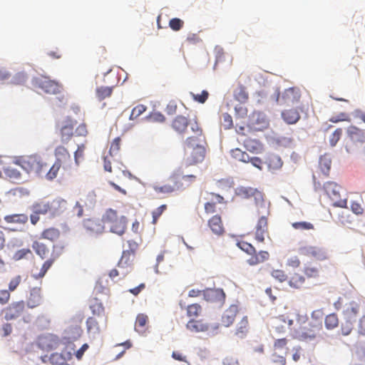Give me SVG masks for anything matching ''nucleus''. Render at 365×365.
Returning a JSON list of instances; mask_svg holds the SVG:
<instances>
[{"label": "nucleus", "instance_id": "0eeeda50", "mask_svg": "<svg viewBox=\"0 0 365 365\" xmlns=\"http://www.w3.org/2000/svg\"><path fill=\"white\" fill-rule=\"evenodd\" d=\"M324 190L326 195L329 197L331 202V205L338 207H346V199L341 197L340 190L341 186L334 182L329 181L324 184Z\"/></svg>", "mask_w": 365, "mask_h": 365}, {"label": "nucleus", "instance_id": "72a5a7b5", "mask_svg": "<svg viewBox=\"0 0 365 365\" xmlns=\"http://www.w3.org/2000/svg\"><path fill=\"white\" fill-rule=\"evenodd\" d=\"M283 120L289 125L297 123L300 119V113L297 108H289L282 112Z\"/></svg>", "mask_w": 365, "mask_h": 365}, {"label": "nucleus", "instance_id": "f3484780", "mask_svg": "<svg viewBox=\"0 0 365 365\" xmlns=\"http://www.w3.org/2000/svg\"><path fill=\"white\" fill-rule=\"evenodd\" d=\"M85 230L91 235H98L104 232L105 222L102 219L88 218L83 221Z\"/></svg>", "mask_w": 365, "mask_h": 365}, {"label": "nucleus", "instance_id": "393cba45", "mask_svg": "<svg viewBox=\"0 0 365 365\" xmlns=\"http://www.w3.org/2000/svg\"><path fill=\"white\" fill-rule=\"evenodd\" d=\"M87 331L93 335L99 334L107 327L103 326V321L96 317H90L86 320Z\"/></svg>", "mask_w": 365, "mask_h": 365}, {"label": "nucleus", "instance_id": "2eb2a0df", "mask_svg": "<svg viewBox=\"0 0 365 365\" xmlns=\"http://www.w3.org/2000/svg\"><path fill=\"white\" fill-rule=\"evenodd\" d=\"M301 98L298 88L291 87L278 93L277 101L280 105L291 106L297 103Z\"/></svg>", "mask_w": 365, "mask_h": 365}, {"label": "nucleus", "instance_id": "4d7b16f0", "mask_svg": "<svg viewBox=\"0 0 365 365\" xmlns=\"http://www.w3.org/2000/svg\"><path fill=\"white\" fill-rule=\"evenodd\" d=\"M271 276L279 282H284L287 281L288 276L285 272L282 269H273L271 272Z\"/></svg>", "mask_w": 365, "mask_h": 365}, {"label": "nucleus", "instance_id": "49530a36", "mask_svg": "<svg viewBox=\"0 0 365 365\" xmlns=\"http://www.w3.org/2000/svg\"><path fill=\"white\" fill-rule=\"evenodd\" d=\"M115 85L108 86H99L96 89V96L98 101H101L111 96Z\"/></svg>", "mask_w": 365, "mask_h": 365}, {"label": "nucleus", "instance_id": "4c0bfd02", "mask_svg": "<svg viewBox=\"0 0 365 365\" xmlns=\"http://www.w3.org/2000/svg\"><path fill=\"white\" fill-rule=\"evenodd\" d=\"M243 145L249 152L252 153L259 154L264 150L262 143L256 139L247 138L243 141Z\"/></svg>", "mask_w": 365, "mask_h": 365}, {"label": "nucleus", "instance_id": "09e8293b", "mask_svg": "<svg viewBox=\"0 0 365 365\" xmlns=\"http://www.w3.org/2000/svg\"><path fill=\"white\" fill-rule=\"evenodd\" d=\"M231 156L236 160L241 161L245 163H248L250 160V155L240 148H234L230 150Z\"/></svg>", "mask_w": 365, "mask_h": 365}, {"label": "nucleus", "instance_id": "f257e3e1", "mask_svg": "<svg viewBox=\"0 0 365 365\" xmlns=\"http://www.w3.org/2000/svg\"><path fill=\"white\" fill-rule=\"evenodd\" d=\"M324 315L321 309L312 312L310 318L307 314L294 312L296 327L292 329V338L304 343L319 342L322 339Z\"/></svg>", "mask_w": 365, "mask_h": 365}, {"label": "nucleus", "instance_id": "cd10ccee", "mask_svg": "<svg viewBox=\"0 0 365 365\" xmlns=\"http://www.w3.org/2000/svg\"><path fill=\"white\" fill-rule=\"evenodd\" d=\"M15 165H16L12 162V164L4 167L3 168V171L6 178L10 181L15 183H19L23 180L22 174L20 170L15 167Z\"/></svg>", "mask_w": 365, "mask_h": 365}, {"label": "nucleus", "instance_id": "338daca9", "mask_svg": "<svg viewBox=\"0 0 365 365\" xmlns=\"http://www.w3.org/2000/svg\"><path fill=\"white\" fill-rule=\"evenodd\" d=\"M235 117L237 118H245L247 115V108L242 106L238 105L235 107Z\"/></svg>", "mask_w": 365, "mask_h": 365}, {"label": "nucleus", "instance_id": "20e7f679", "mask_svg": "<svg viewBox=\"0 0 365 365\" xmlns=\"http://www.w3.org/2000/svg\"><path fill=\"white\" fill-rule=\"evenodd\" d=\"M67 209V202L61 198H56L52 200L41 199L35 202L31 207V211L41 215H58Z\"/></svg>", "mask_w": 365, "mask_h": 365}, {"label": "nucleus", "instance_id": "f704fd0d", "mask_svg": "<svg viewBox=\"0 0 365 365\" xmlns=\"http://www.w3.org/2000/svg\"><path fill=\"white\" fill-rule=\"evenodd\" d=\"M302 272L306 279H317L320 276L319 268L312 262L304 264Z\"/></svg>", "mask_w": 365, "mask_h": 365}, {"label": "nucleus", "instance_id": "8fccbe9b", "mask_svg": "<svg viewBox=\"0 0 365 365\" xmlns=\"http://www.w3.org/2000/svg\"><path fill=\"white\" fill-rule=\"evenodd\" d=\"M331 161L327 156H322L319 159V170L324 177H327L331 168Z\"/></svg>", "mask_w": 365, "mask_h": 365}, {"label": "nucleus", "instance_id": "de8ad7c7", "mask_svg": "<svg viewBox=\"0 0 365 365\" xmlns=\"http://www.w3.org/2000/svg\"><path fill=\"white\" fill-rule=\"evenodd\" d=\"M339 318L335 313L327 315L324 318L325 327L328 330H332L339 326Z\"/></svg>", "mask_w": 365, "mask_h": 365}, {"label": "nucleus", "instance_id": "58836bf2", "mask_svg": "<svg viewBox=\"0 0 365 365\" xmlns=\"http://www.w3.org/2000/svg\"><path fill=\"white\" fill-rule=\"evenodd\" d=\"M4 221L8 224L25 225L29 220V216L25 213L11 214L4 216Z\"/></svg>", "mask_w": 365, "mask_h": 365}, {"label": "nucleus", "instance_id": "a18cd8bd", "mask_svg": "<svg viewBox=\"0 0 365 365\" xmlns=\"http://www.w3.org/2000/svg\"><path fill=\"white\" fill-rule=\"evenodd\" d=\"M347 133L353 140L365 141V132L356 126H349L347 129Z\"/></svg>", "mask_w": 365, "mask_h": 365}, {"label": "nucleus", "instance_id": "9d476101", "mask_svg": "<svg viewBox=\"0 0 365 365\" xmlns=\"http://www.w3.org/2000/svg\"><path fill=\"white\" fill-rule=\"evenodd\" d=\"M26 310V302L20 300L10 303L1 310V314L6 321H12L22 317Z\"/></svg>", "mask_w": 365, "mask_h": 365}, {"label": "nucleus", "instance_id": "6e6552de", "mask_svg": "<svg viewBox=\"0 0 365 365\" xmlns=\"http://www.w3.org/2000/svg\"><path fill=\"white\" fill-rule=\"evenodd\" d=\"M260 207L264 210V211L258 210V214H264L262 215L257 220L256 225L255 227V239L258 242H264L265 240V237H268L269 235V230H268V220L267 216L269 215L268 208L264 205H261Z\"/></svg>", "mask_w": 365, "mask_h": 365}, {"label": "nucleus", "instance_id": "aec40b11", "mask_svg": "<svg viewBox=\"0 0 365 365\" xmlns=\"http://www.w3.org/2000/svg\"><path fill=\"white\" fill-rule=\"evenodd\" d=\"M38 346L43 351H49L56 349L60 344V340L52 334L41 336L38 339Z\"/></svg>", "mask_w": 365, "mask_h": 365}, {"label": "nucleus", "instance_id": "69168bd1", "mask_svg": "<svg viewBox=\"0 0 365 365\" xmlns=\"http://www.w3.org/2000/svg\"><path fill=\"white\" fill-rule=\"evenodd\" d=\"M29 255H31V251L29 248H23L17 250L14 255L16 260H20L26 258Z\"/></svg>", "mask_w": 365, "mask_h": 365}, {"label": "nucleus", "instance_id": "bb28decb", "mask_svg": "<svg viewBox=\"0 0 365 365\" xmlns=\"http://www.w3.org/2000/svg\"><path fill=\"white\" fill-rule=\"evenodd\" d=\"M41 289L40 287H34L30 290L26 302V307L27 306L31 309L35 308L41 304Z\"/></svg>", "mask_w": 365, "mask_h": 365}, {"label": "nucleus", "instance_id": "774afa93", "mask_svg": "<svg viewBox=\"0 0 365 365\" xmlns=\"http://www.w3.org/2000/svg\"><path fill=\"white\" fill-rule=\"evenodd\" d=\"M120 138H115L112 143H111V145H110V150H109V154L113 156V154H115L117 153L120 148Z\"/></svg>", "mask_w": 365, "mask_h": 365}, {"label": "nucleus", "instance_id": "6e6d98bb", "mask_svg": "<svg viewBox=\"0 0 365 365\" xmlns=\"http://www.w3.org/2000/svg\"><path fill=\"white\" fill-rule=\"evenodd\" d=\"M54 260L53 259H51V257L49 259H48L47 260H46L41 267V269H40V272H38V274L37 275H34V277L36 279H38V278H42L45 276V274H46L47 271L51 268V267L52 266V264L54 263Z\"/></svg>", "mask_w": 365, "mask_h": 365}, {"label": "nucleus", "instance_id": "680f3d73", "mask_svg": "<svg viewBox=\"0 0 365 365\" xmlns=\"http://www.w3.org/2000/svg\"><path fill=\"white\" fill-rule=\"evenodd\" d=\"M167 209L166 205H162L160 207H157L152 212L153 216V224H156L159 217L162 215L165 210Z\"/></svg>", "mask_w": 365, "mask_h": 365}, {"label": "nucleus", "instance_id": "f8f14e48", "mask_svg": "<svg viewBox=\"0 0 365 365\" xmlns=\"http://www.w3.org/2000/svg\"><path fill=\"white\" fill-rule=\"evenodd\" d=\"M34 86L48 94H57L61 92V86L56 81L51 80L46 76L35 78L33 81Z\"/></svg>", "mask_w": 365, "mask_h": 365}, {"label": "nucleus", "instance_id": "39448f33", "mask_svg": "<svg viewBox=\"0 0 365 365\" xmlns=\"http://www.w3.org/2000/svg\"><path fill=\"white\" fill-rule=\"evenodd\" d=\"M103 221L107 224L110 231L118 235L125 233L127 228V218L123 215H118L116 210L108 209L103 215Z\"/></svg>", "mask_w": 365, "mask_h": 365}, {"label": "nucleus", "instance_id": "bf43d9fd", "mask_svg": "<svg viewBox=\"0 0 365 365\" xmlns=\"http://www.w3.org/2000/svg\"><path fill=\"white\" fill-rule=\"evenodd\" d=\"M64 248L65 247L63 245H53L50 257L56 261L63 254Z\"/></svg>", "mask_w": 365, "mask_h": 365}, {"label": "nucleus", "instance_id": "473e14b6", "mask_svg": "<svg viewBox=\"0 0 365 365\" xmlns=\"http://www.w3.org/2000/svg\"><path fill=\"white\" fill-rule=\"evenodd\" d=\"M268 168V170L271 172H275L282 168L283 165V161L282 158L276 154H269L264 162Z\"/></svg>", "mask_w": 365, "mask_h": 365}, {"label": "nucleus", "instance_id": "7ed1b4c3", "mask_svg": "<svg viewBox=\"0 0 365 365\" xmlns=\"http://www.w3.org/2000/svg\"><path fill=\"white\" fill-rule=\"evenodd\" d=\"M13 163L27 173H35L38 176H42L48 168L46 162L38 155L16 157Z\"/></svg>", "mask_w": 365, "mask_h": 365}, {"label": "nucleus", "instance_id": "a878e982", "mask_svg": "<svg viewBox=\"0 0 365 365\" xmlns=\"http://www.w3.org/2000/svg\"><path fill=\"white\" fill-rule=\"evenodd\" d=\"M238 312L239 308L237 305L232 304L230 306V307L225 311L222 316V324L225 327H228L232 325Z\"/></svg>", "mask_w": 365, "mask_h": 365}, {"label": "nucleus", "instance_id": "6ab92c4d", "mask_svg": "<svg viewBox=\"0 0 365 365\" xmlns=\"http://www.w3.org/2000/svg\"><path fill=\"white\" fill-rule=\"evenodd\" d=\"M54 155L56 157L55 162L61 164L63 170H68L71 167V157L67 148L64 146H57L54 150Z\"/></svg>", "mask_w": 365, "mask_h": 365}, {"label": "nucleus", "instance_id": "c85d7f7f", "mask_svg": "<svg viewBox=\"0 0 365 365\" xmlns=\"http://www.w3.org/2000/svg\"><path fill=\"white\" fill-rule=\"evenodd\" d=\"M187 118L182 115L176 116L172 122V128L178 134L184 135L187 128V126H190V123Z\"/></svg>", "mask_w": 365, "mask_h": 365}, {"label": "nucleus", "instance_id": "412c9836", "mask_svg": "<svg viewBox=\"0 0 365 365\" xmlns=\"http://www.w3.org/2000/svg\"><path fill=\"white\" fill-rule=\"evenodd\" d=\"M207 145L197 146L192 148L190 156L187 158V165H195L202 163L206 155Z\"/></svg>", "mask_w": 365, "mask_h": 365}, {"label": "nucleus", "instance_id": "5701e85b", "mask_svg": "<svg viewBox=\"0 0 365 365\" xmlns=\"http://www.w3.org/2000/svg\"><path fill=\"white\" fill-rule=\"evenodd\" d=\"M90 309L93 314L92 317H96L101 321H103V326L107 327L108 317L105 312V308L102 302L95 299L90 305Z\"/></svg>", "mask_w": 365, "mask_h": 365}, {"label": "nucleus", "instance_id": "37998d69", "mask_svg": "<svg viewBox=\"0 0 365 365\" xmlns=\"http://www.w3.org/2000/svg\"><path fill=\"white\" fill-rule=\"evenodd\" d=\"M32 248L36 254L41 259H45L47 257L49 252V249L47 245L45 243L37 240L33 242Z\"/></svg>", "mask_w": 365, "mask_h": 365}, {"label": "nucleus", "instance_id": "b1692460", "mask_svg": "<svg viewBox=\"0 0 365 365\" xmlns=\"http://www.w3.org/2000/svg\"><path fill=\"white\" fill-rule=\"evenodd\" d=\"M287 282L291 289L297 290L303 289L306 283L305 277L299 272L291 274Z\"/></svg>", "mask_w": 365, "mask_h": 365}, {"label": "nucleus", "instance_id": "a211bd4d", "mask_svg": "<svg viewBox=\"0 0 365 365\" xmlns=\"http://www.w3.org/2000/svg\"><path fill=\"white\" fill-rule=\"evenodd\" d=\"M74 351V345L67 346L61 353H54L49 357L52 365H68L67 361L71 360Z\"/></svg>", "mask_w": 365, "mask_h": 365}, {"label": "nucleus", "instance_id": "79ce46f5", "mask_svg": "<svg viewBox=\"0 0 365 365\" xmlns=\"http://www.w3.org/2000/svg\"><path fill=\"white\" fill-rule=\"evenodd\" d=\"M250 326L247 316L243 317L237 323L235 330V335L240 338L245 337L249 332Z\"/></svg>", "mask_w": 365, "mask_h": 365}, {"label": "nucleus", "instance_id": "a19ab883", "mask_svg": "<svg viewBox=\"0 0 365 365\" xmlns=\"http://www.w3.org/2000/svg\"><path fill=\"white\" fill-rule=\"evenodd\" d=\"M148 317L145 314H139L137 315L135 329L140 334H144L148 329Z\"/></svg>", "mask_w": 365, "mask_h": 365}, {"label": "nucleus", "instance_id": "13d9d810", "mask_svg": "<svg viewBox=\"0 0 365 365\" xmlns=\"http://www.w3.org/2000/svg\"><path fill=\"white\" fill-rule=\"evenodd\" d=\"M147 109V107L144 105L139 104L135 106L130 115V120H135L138 117H139L141 114H143Z\"/></svg>", "mask_w": 365, "mask_h": 365}, {"label": "nucleus", "instance_id": "9b49d317", "mask_svg": "<svg viewBox=\"0 0 365 365\" xmlns=\"http://www.w3.org/2000/svg\"><path fill=\"white\" fill-rule=\"evenodd\" d=\"M293 314L294 312L286 313L273 318L271 322L272 329L278 334H282L285 332L286 326H287L292 335V329L294 328V321L295 320Z\"/></svg>", "mask_w": 365, "mask_h": 365}, {"label": "nucleus", "instance_id": "3c124183", "mask_svg": "<svg viewBox=\"0 0 365 365\" xmlns=\"http://www.w3.org/2000/svg\"><path fill=\"white\" fill-rule=\"evenodd\" d=\"M234 97L235 100L243 103L248 100L249 95L246 91V88L242 86H240L234 91Z\"/></svg>", "mask_w": 365, "mask_h": 365}, {"label": "nucleus", "instance_id": "4be33fe9", "mask_svg": "<svg viewBox=\"0 0 365 365\" xmlns=\"http://www.w3.org/2000/svg\"><path fill=\"white\" fill-rule=\"evenodd\" d=\"M75 121L71 118H67L63 122L60 128V135L62 143H67L73 135Z\"/></svg>", "mask_w": 365, "mask_h": 365}, {"label": "nucleus", "instance_id": "2f4dec72", "mask_svg": "<svg viewBox=\"0 0 365 365\" xmlns=\"http://www.w3.org/2000/svg\"><path fill=\"white\" fill-rule=\"evenodd\" d=\"M208 226L212 232L217 235H222L225 232L221 216L215 215L208 220Z\"/></svg>", "mask_w": 365, "mask_h": 365}, {"label": "nucleus", "instance_id": "603ef678", "mask_svg": "<svg viewBox=\"0 0 365 365\" xmlns=\"http://www.w3.org/2000/svg\"><path fill=\"white\" fill-rule=\"evenodd\" d=\"M61 168H62L61 164H60L57 162H54V163L50 168V169L48 171L46 170L45 172V173H43V175H45V178L48 180H53V179H55L57 177L58 171Z\"/></svg>", "mask_w": 365, "mask_h": 365}, {"label": "nucleus", "instance_id": "ddd939ff", "mask_svg": "<svg viewBox=\"0 0 365 365\" xmlns=\"http://www.w3.org/2000/svg\"><path fill=\"white\" fill-rule=\"evenodd\" d=\"M269 126V120L264 114L261 112L255 111L249 116L247 124V132L262 131Z\"/></svg>", "mask_w": 365, "mask_h": 365}, {"label": "nucleus", "instance_id": "dca6fc26", "mask_svg": "<svg viewBox=\"0 0 365 365\" xmlns=\"http://www.w3.org/2000/svg\"><path fill=\"white\" fill-rule=\"evenodd\" d=\"M300 255L314 258L317 260L323 261L329 259V256L326 250L319 246L305 245L299 248Z\"/></svg>", "mask_w": 365, "mask_h": 365}, {"label": "nucleus", "instance_id": "c03bdc74", "mask_svg": "<svg viewBox=\"0 0 365 365\" xmlns=\"http://www.w3.org/2000/svg\"><path fill=\"white\" fill-rule=\"evenodd\" d=\"M238 195H240L245 198H250L254 197L255 199L262 197L261 192L255 188L250 187H242L238 189Z\"/></svg>", "mask_w": 365, "mask_h": 365}, {"label": "nucleus", "instance_id": "c756f323", "mask_svg": "<svg viewBox=\"0 0 365 365\" xmlns=\"http://www.w3.org/2000/svg\"><path fill=\"white\" fill-rule=\"evenodd\" d=\"M134 256L135 255L132 254L130 252L125 250L123 252L121 258L118 263V267L119 268L125 269L121 272V275H123V277H125L129 272L128 268L130 267L132 265Z\"/></svg>", "mask_w": 365, "mask_h": 365}, {"label": "nucleus", "instance_id": "0e129e2a", "mask_svg": "<svg viewBox=\"0 0 365 365\" xmlns=\"http://www.w3.org/2000/svg\"><path fill=\"white\" fill-rule=\"evenodd\" d=\"M342 135V129L337 128L329 137V144L331 146H335Z\"/></svg>", "mask_w": 365, "mask_h": 365}, {"label": "nucleus", "instance_id": "e433bc0d", "mask_svg": "<svg viewBox=\"0 0 365 365\" xmlns=\"http://www.w3.org/2000/svg\"><path fill=\"white\" fill-rule=\"evenodd\" d=\"M210 195L212 197V200H215V202L210 201L205 203V212L207 215H211L216 212V203L223 204L225 202L224 197L218 194L212 192Z\"/></svg>", "mask_w": 365, "mask_h": 365}, {"label": "nucleus", "instance_id": "052dcab7", "mask_svg": "<svg viewBox=\"0 0 365 365\" xmlns=\"http://www.w3.org/2000/svg\"><path fill=\"white\" fill-rule=\"evenodd\" d=\"M353 329V324L351 320L347 319L345 322L341 324L340 332L343 336H348L351 334Z\"/></svg>", "mask_w": 365, "mask_h": 365}, {"label": "nucleus", "instance_id": "4468645a", "mask_svg": "<svg viewBox=\"0 0 365 365\" xmlns=\"http://www.w3.org/2000/svg\"><path fill=\"white\" fill-rule=\"evenodd\" d=\"M203 295L206 301L215 302L222 301L225 298V294L222 289H207L205 290H200L197 289H192L189 291V297H198Z\"/></svg>", "mask_w": 365, "mask_h": 365}, {"label": "nucleus", "instance_id": "1a4fd4ad", "mask_svg": "<svg viewBox=\"0 0 365 365\" xmlns=\"http://www.w3.org/2000/svg\"><path fill=\"white\" fill-rule=\"evenodd\" d=\"M190 128L194 135L186 138L185 142L186 148H192L197 146L207 145L205 135L197 120L190 123Z\"/></svg>", "mask_w": 365, "mask_h": 365}, {"label": "nucleus", "instance_id": "ea45409f", "mask_svg": "<svg viewBox=\"0 0 365 365\" xmlns=\"http://www.w3.org/2000/svg\"><path fill=\"white\" fill-rule=\"evenodd\" d=\"M359 305L356 302L352 301L344 304L343 314L347 319L352 320L354 319L359 314Z\"/></svg>", "mask_w": 365, "mask_h": 365}, {"label": "nucleus", "instance_id": "5fc2aeb1", "mask_svg": "<svg viewBox=\"0 0 365 365\" xmlns=\"http://www.w3.org/2000/svg\"><path fill=\"white\" fill-rule=\"evenodd\" d=\"M292 227L297 230L304 231L314 230V226L312 223L307 221L295 222L292 223Z\"/></svg>", "mask_w": 365, "mask_h": 365}, {"label": "nucleus", "instance_id": "7c9ffc66", "mask_svg": "<svg viewBox=\"0 0 365 365\" xmlns=\"http://www.w3.org/2000/svg\"><path fill=\"white\" fill-rule=\"evenodd\" d=\"M186 328L191 332H205L209 329V325L203 319H190L186 324Z\"/></svg>", "mask_w": 365, "mask_h": 365}, {"label": "nucleus", "instance_id": "c9c22d12", "mask_svg": "<svg viewBox=\"0 0 365 365\" xmlns=\"http://www.w3.org/2000/svg\"><path fill=\"white\" fill-rule=\"evenodd\" d=\"M60 236L61 231L59 229L54 227H50L43 230L40 234V239L53 242L57 241Z\"/></svg>", "mask_w": 365, "mask_h": 365}, {"label": "nucleus", "instance_id": "423d86ee", "mask_svg": "<svg viewBox=\"0 0 365 365\" xmlns=\"http://www.w3.org/2000/svg\"><path fill=\"white\" fill-rule=\"evenodd\" d=\"M237 247L247 255H250V257L247 260V262L251 265L255 266L260 264L269 257V254L267 251H259L257 252L255 247L247 242L241 240L237 243Z\"/></svg>", "mask_w": 365, "mask_h": 365}, {"label": "nucleus", "instance_id": "e2e57ef3", "mask_svg": "<svg viewBox=\"0 0 365 365\" xmlns=\"http://www.w3.org/2000/svg\"><path fill=\"white\" fill-rule=\"evenodd\" d=\"M184 25V21L178 18H173L169 21V26L175 31H180Z\"/></svg>", "mask_w": 365, "mask_h": 365}, {"label": "nucleus", "instance_id": "f03ea898", "mask_svg": "<svg viewBox=\"0 0 365 365\" xmlns=\"http://www.w3.org/2000/svg\"><path fill=\"white\" fill-rule=\"evenodd\" d=\"M195 175H181L175 172L170 175L165 183L163 185H155L153 189L158 194L168 195L174 192L182 191L190 186L196 180Z\"/></svg>", "mask_w": 365, "mask_h": 365}, {"label": "nucleus", "instance_id": "864d4df0", "mask_svg": "<svg viewBox=\"0 0 365 365\" xmlns=\"http://www.w3.org/2000/svg\"><path fill=\"white\" fill-rule=\"evenodd\" d=\"M202 312V307L199 304L195 303L187 307V316L190 318L197 317Z\"/></svg>", "mask_w": 365, "mask_h": 365}]
</instances>
